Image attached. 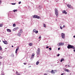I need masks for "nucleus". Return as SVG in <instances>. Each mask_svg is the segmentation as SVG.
Segmentation results:
<instances>
[{"mask_svg": "<svg viewBox=\"0 0 75 75\" xmlns=\"http://www.w3.org/2000/svg\"><path fill=\"white\" fill-rule=\"evenodd\" d=\"M67 47L68 49H70V48H72V49H74V52H75V50L74 49H75V47L74 46L70 45H68V46H67Z\"/></svg>", "mask_w": 75, "mask_h": 75, "instance_id": "1", "label": "nucleus"}, {"mask_svg": "<svg viewBox=\"0 0 75 75\" xmlns=\"http://www.w3.org/2000/svg\"><path fill=\"white\" fill-rule=\"evenodd\" d=\"M55 14L56 15L57 17H58V11L56 8L55 10Z\"/></svg>", "mask_w": 75, "mask_h": 75, "instance_id": "2", "label": "nucleus"}, {"mask_svg": "<svg viewBox=\"0 0 75 75\" xmlns=\"http://www.w3.org/2000/svg\"><path fill=\"white\" fill-rule=\"evenodd\" d=\"M61 36L62 38L63 39H65V34H64V33H62L61 35Z\"/></svg>", "mask_w": 75, "mask_h": 75, "instance_id": "3", "label": "nucleus"}, {"mask_svg": "<svg viewBox=\"0 0 75 75\" xmlns=\"http://www.w3.org/2000/svg\"><path fill=\"white\" fill-rule=\"evenodd\" d=\"M34 17H35V18H38V19H40V17L37 15H35L33 16Z\"/></svg>", "mask_w": 75, "mask_h": 75, "instance_id": "4", "label": "nucleus"}, {"mask_svg": "<svg viewBox=\"0 0 75 75\" xmlns=\"http://www.w3.org/2000/svg\"><path fill=\"white\" fill-rule=\"evenodd\" d=\"M36 53L38 55L40 54V48H38V49L37 50Z\"/></svg>", "mask_w": 75, "mask_h": 75, "instance_id": "5", "label": "nucleus"}, {"mask_svg": "<svg viewBox=\"0 0 75 75\" xmlns=\"http://www.w3.org/2000/svg\"><path fill=\"white\" fill-rule=\"evenodd\" d=\"M62 13H63V14H67V12H66V11L65 10L62 11Z\"/></svg>", "mask_w": 75, "mask_h": 75, "instance_id": "6", "label": "nucleus"}, {"mask_svg": "<svg viewBox=\"0 0 75 75\" xmlns=\"http://www.w3.org/2000/svg\"><path fill=\"white\" fill-rule=\"evenodd\" d=\"M59 45L62 46V45H64V43L59 42Z\"/></svg>", "mask_w": 75, "mask_h": 75, "instance_id": "7", "label": "nucleus"}, {"mask_svg": "<svg viewBox=\"0 0 75 75\" xmlns=\"http://www.w3.org/2000/svg\"><path fill=\"white\" fill-rule=\"evenodd\" d=\"M64 71H66V72H70V71H69V69H64Z\"/></svg>", "mask_w": 75, "mask_h": 75, "instance_id": "8", "label": "nucleus"}, {"mask_svg": "<svg viewBox=\"0 0 75 75\" xmlns=\"http://www.w3.org/2000/svg\"><path fill=\"white\" fill-rule=\"evenodd\" d=\"M3 42L5 44H7V41H3Z\"/></svg>", "mask_w": 75, "mask_h": 75, "instance_id": "9", "label": "nucleus"}, {"mask_svg": "<svg viewBox=\"0 0 75 75\" xmlns=\"http://www.w3.org/2000/svg\"><path fill=\"white\" fill-rule=\"evenodd\" d=\"M35 55V54H33L32 55V57L30 59H32V58H33L34 57Z\"/></svg>", "mask_w": 75, "mask_h": 75, "instance_id": "10", "label": "nucleus"}, {"mask_svg": "<svg viewBox=\"0 0 75 75\" xmlns=\"http://www.w3.org/2000/svg\"><path fill=\"white\" fill-rule=\"evenodd\" d=\"M71 5H69L68 4L67 5V6L68 8H71Z\"/></svg>", "mask_w": 75, "mask_h": 75, "instance_id": "11", "label": "nucleus"}, {"mask_svg": "<svg viewBox=\"0 0 75 75\" xmlns=\"http://www.w3.org/2000/svg\"><path fill=\"white\" fill-rule=\"evenodd\" d=\"M17 29H18V27H17V28H14L13 29V31H16V30H17Z\"/></svg>", "mask_w": 75, "mask_h": 75, "instance_id": "12", "label": "nucleus"}, {"mask_svg": "<svg viewBox=\"0 0 75 75\" xmlns=\"http://www.w3.org/2000/svg\"><path fill=\"white\" fill-rule=\"evenodd\" d=\"M18 36H19V37H20L21 36V33H18L17 34Z\"/></svg>", "mask_w": 75, "mask_h": 75, "instance_id": "13", "label": "nucleus"}, {"mask_svg": "<svg viewBox=\"0 0 75 75\" xmlns=\"http://www.w3.org/2000/svg\"><path fill=\"white\" fill-rule=\"evenodd\" d=\"M18 50H19V46H18L16 49V51H18Z\"/></svg>", "mask_w": 75, "mask_h": 75, "instance_id": "14", "label": "nucleus"}, {"mask_svg": "<svg viewBox=\"0 0 75 75\" xmlns=\"http://www.w3.org/2000/svg\"><path fill=\"white\" fill-rule=\"evenodd\" d=\"M7 31L8 32H11V30L9 29H7Z\"/></svg>", "mask_w": 75, "mask_h": 75, "instance_id": "15", "label": "nucleus"}, {"mask_svg": "<svg viewBox=\"0 0 75 75\" xmlns=\"http://www.w3.org/2000/svg\"><path fill=\"white\" fill-rule=\"evenodd\" d=\"M29 45L30 46H32L33 45V43H30L29 44Z\"/></svg>", "mask_w": 75, "mask_h": 75, "instance_id": "16", "label": "nucleus"}, {"mask_svg": "<svg viewBox=\"0 0 75 75\" xmlns=\"http://www.w3.org/2000/svg\"><path fill=\"white\" fill-rule=\"evenodd\" d=\"M39 9H41L42 8V6H39Z\"/></svg>", "mask_w": 75, "mask_h": 75, "instance_id": "17", "label": "nucleus"}, {"mask_svg": "<svg viewBox=\"0 0 75 75\" xmlns=\"http://www.w3.org/2000/svg\"><path fill=\"white\" fill-rule=\"evenodd\" d=\"M63 61H64V59H62L60 60V62H62Z\"/></svg>", "mask_w": 75, "mask_h": 75, "instance_id": "18", "label": "nucleus"}, {"mask_svg": "<svg viewBox=\"0 0 75 75\" xmlns=\"http://www.w3.org/2000/svg\"><path fill=\"white\" fill-rule=\"evenodd\" d=\"M38 64H39V62H36V65H38Z\"/></svg>", "mask_w": 75, "mask_h": 75, "instance_id": "19", "label": "nucleus"}, {"mask_svg": "<svg viewBox=\"0 0 75 75\" xmlns=\"http://www.w3.org/2000/svg\"><path fill=\"white\" fill-rule=\"evenodd\" d=\"M16 24L13 23V27H16Z\"/></svg>", "mask_w": 75, "mask_h": 75, "instance_id": "20", "label": "nucleus"}, {"mask_svg": "<svg viewBox=\"0 0 75 75\" xmlns=\"http://www.w3.org/2000/svg\"><path fill=\"white\" fill-rule=\"evenodd\" d=\"M3 24H0V27H3Z\"/></svg>", "mask_w": 75, "mask_h": 75, "instance_id": "21", "label": "nucleus"}, {"mask_svg": "<svg viewBox=\"0 0 75 75\" xmlns=\"http://www.w3.org/2000/svg\"><path fill=\"white\" fill-rule=\"evenodd\" d=\"M20 33H23V30H22V29H21Z\"/></svg>", "mask_w": 75, "mask_h": 75, "instance_id": "22", "label": "nucleus"}, {"mask_svg": "<svg viewBox=\"0 0 75 75\" xmlns=\"http://www.w3.org/2000/svg\"><path fill=\"white\" fill-rule=\"evenodd\" d=\"M38 33V30L36 31L35 32V33H36V34H37Z\"/></svg>", "mask_w": 75, "mask_h": 75, "instance_id": "23", "label": "nucleus"}, {"mask_svg": "<svg viewBox=\"0 0 75 75\" xmlns=\"http://www.w3.org/2000/svg\"><path fill=\"white\" fill-rule=\"evenodd\" d=\"M17 11V10L16 9V10H13V12H16V11Z\"/></svg>", "mask_w": 75, "mask_h": 75, "instance_id": "24", "label": "nucleus"}, {"mask_svg": "<svg viewBox=\"0 0 75 75\" xmlns=\"http://www.w3.org/2000/svg\"><path fill=\"white\" fill-rule=\"evenodd\" d=\"M11 4H12V5H15L16 4V3H12Z\"/></svg>", "mask_w": 75, "mask_h": 75, "instance_id": "25", "label": "nucleus"}, {"mask_svg": "<svg viewBox=\"0 0 75 75\" xmlns=\"http://www.w3.org/2000/svg\"><path fill=\"white\" fill-rule=\"evenodd\" d=\"M43 27H46V25H45V24H43Z\"/></svg>", "mask_w": 75, "mask_h": 75, "instance_id": "26", "label": "nucleus"}, {"mask_svg": "<svg viewBox=\"0 0 75 75\" xmlns=\"http://www.w3.org/2000/svg\"><path fill=\"white\" fill-rule=\"evenodd\" d=\"M2 50V48L0 46V51H1Z\"/></svg>", "mask_w": 75, "mask_h": 75, "instance_id": "27", "label": "nucleus"}, {"mask_svg": "<svg viewBox=\"0 0 75 75\" xmlns=\"http://www.w3.org/2000/svg\"><path fill=\"white\" fill-rule=\"evenodd\" d=\"M35 31H36V30H35V29H34L33 30V32H34V33L35 32Z\"/></svg>", "mask_w": 75, "mask_h": 75, "instance_id": "28", "label": "nucleus"}, {"mask_svg": "<svg viewBox=\"0 0 75 75\" xmlns=\"http://www.w3.org/2000/svg\"><path fill=\"white\" fill-rule=\"evenodd\" d=\"M51 73H54V71L53 70H52V71H51Z\"/></svg>", "mask_w": 75, "mask_h": 75, "instance_id": "29", "label": "nucleus"}, {"mask_svg": "<svg viewBox=\"0 0 75 75\" xmlns=\"http://www.w3.org/2000/svg\"><path fill=\"white\" fill-rule=\"evenodd\" d=\"M16 75H17V74H18V71H16Z\"/></svg>", "mask_w": 75, "mask_h": 75, "instance_id": "30", "label": "nucleus"}, {"mask_svg": "<svg viewBox=\"0 0 75 75\" xmlns=\"http://www.w3.org/2000/svg\"><path fill=\"white\" fill-rule=\"evenodd\" d=\"M72 8V9H74V8H73V7L72 6H71V7H70V8Z\"/></svg>", "mask_w": 75, "mask_h": 75, "instance_id": "31", "label": "nucleus"}, {"mask_svg": "<svg viewBox=\"0 0 75 75\" xmlns=\"http://www.w3.org/2000/svg\"><path fill=\"white\" fill-rule=\"evenodd\" d=\"M41 38V36H40L39 37V39H40V38Z\"/></svg>", "mask_w": 75, "mask_h": 75, "instance_id": "32", "label": "nucleus"}, {"mask_svg": "<svg viewBox=\"0 0 75 75\" xmlns=\"http://www.w3.org/2000/svg\"><path fill=\"white\" fill-rule=\"evenodd\" d=\"M49 50H51L52 49H51V47H50L49 48Z\"/></svg>", "mask_w": 75, "mask_h": 75, "instance_id": "33", "label": "nucleus"}, {"mask_svg": "<svg viewBox=\"0 0 75 75\" xmlns=\"http://www.w3.org/2000/svg\"><path fill=\"white\" fill-rule=\"evenodd\" d=\"M21 2L20 1V2H19V3H18V4H21Z\"/></svg>", "mask_w": 75, "mask_h": 75, "instance_id": "34", "label": "nucleus"}, {"mask_svg": "<svg viewBox=\"0 0 75 75\" xmlns=\"http://www.w3.org/2000/svg\"><path fill=\"white\" fill-rule=\"evenodd\" d=\"M23 64H24V65H25L26 64H27V63H23Z\"/></svg>", "mask_w": 75, "mask_h": 75, "instance_id": "35", "label": "nucleus"}, {"mask_svg": "<svg viewBox=\"0 0 75 75\" xmlns=\"http://www.w3.org/2000/svg\"><path fill=\"white\" fill-rule=\"evenodd\" d=\"M3 58V57H1V56H0V59H1Z\"/></svg>", "mask_w": 75, "mask_h": 75, "instance_id": "36", "label": "nucleus"}, {"mask_svg": "<svg viewBox=\"0 0 75 75\" xmlns=\"http://www.w3.org/2000/svg\"><path fill=\"white\" fill-rule=\"evenodd\" d=\"M60 28L61 29H62V26H60Z\"/></svg>", "mask_w": 75, "mask_h": 75, "instance_id": "37", "label": "nucleus"}, {"mask_svg": "<svg viewBox=\"0 0 75 75\" xmlns=\"http://www.w3.org/2000/svg\"><path fill=\"white\" fill-rule=\"evenodd\" d=\"M2 1H0V4H1V3Z\"/></svg>", "mask_w": 75, "mask_h": 75, "instance_id": "38", "label": "nucleus"}, {"mask_svg": "<svg viewBox=\"0 0 75 75\" xmlns=\"http://www.w3.org/2000/svg\"><path fill=\"white\" fill-rule=\"evenodd\" d=\"M57 45H58V46H60L59 45V43H58V44H57Z\"/></svg>", "mask_w": 75, "mask_h": 75, "instance_id": "39", "label": "nucleus"}, {"mask_svg": "<svg viewBox=\"0 0 75 75\" xmlns=\"http://www.w3.org/2000/svg\"><path fill=\"white\" fill-rule=\"evenodd\" d=\"M60 55V54H58L57 55V57H59V56Z\"/></svg>", "mask_w": 75, "mask_h": 75, "instance_id": "40", "label": "nucleus"}, {"mask_svg": "<svg viewBox=\"0 0 75 75\" xmlns=\"http://www.w3.org/2000/svg\"><path fill=\"white\" fill-rule=\"evenodd\" d=\"M12 57H14V55L13 54Z\"/></svg>", "mask_w": 75, "mask_h": 75, "instance_id": "41", "label": "nucleus"}, {"mask_svg": "<svg viewBox=\"0 0 75 75\" xmlns=\"http://www.w3.org/2000/svg\"><path fill=\"white\" fill-rule=\"evenodd\" d=\"M17 75H21V74H20L19 73H18V74H17Z\"/></svg>", "mask_w": 75, "mask_h": 75, "instance_id": "42", "label": "nucleus"}, {"mask_svg": "<svg viewBox=\"0 0 75 75\" xmlns=\"http://www.w3.org/2000/svg\"><path fill=\"white\" fill-rule=\"evenodd\" d=\"M37 57H39V55L38 54H37Z\"/></svg>", "mask_w": 75, "mask_h": 75, "instance_id": "43", "label": "nucleus"}, {"mask_svg": "<svg viewBox=\"0 0 75 75\" xmlns=\"http://www.w3.org/2000/svg\"><path fill=\"white\" fill-rule=\"evenodd\" d=\"M58 50H60V48H58Z\"/></svg>", "mask_w": 75, "mask_h": 75, "instance_id": "44", "label": "nucleus"}, {"mask_svg": "<svg viewBox=\"0 0 75 75\" xmlns=\"http://www.w3.org/2000/svg\"><path fill=\"white\" fill-rule=\"evenodd\" d=\"M17 51L16 50V52H15L16 54H17Z\"/></svg>", "mask_w": 75, "mask_h": 75, "instance_id": "45", "label": "nucleus"}, {"mask_svg": "<svg viewBox=\"0 0 75 75\" xmlns=\"http://www.w3.org/2000/svg\"><path fill=\"white\" fill-rule=\"evenodd\" d=\"M68 67H71V66H70V65H68Z\"/></svg>", "mask_w": 75, "mask_h": 75, "instance_id": "46", "label": "nucleus"}, {"mask_svg": "<svg viewBox=\"0 0 75 75\" xmlns=\"http://www.w3.org/2000/svg\"><path fill=\"white\" fill-rule=\"evenodd\" d=\"M31 67V66H30L28 67V68H30V67Z\"/></svg>", "mask_w": 75, "mask_h": 75, "instance_id": "47", "label": "nucleus"}, {"mask_svg": "<svg viewBox=\"0 0 75 75\" xmlns=\"http://www.w3.org/2000/svg\"><path fill=\"white\" fill-rule=\"evenodd\" d=\"M44 75H47V73H45L44 74Z\"/></svg>", "mask_w": 75, "mask_h": 75, "instance_id": "48", "label": "nucleus"}, {"mask_svg": "<svg viewBox=\"0 0 75 75\" xmlns=\"http://www.w3.org/2000/svg\"><path fill=\"white\" fill-rule=\"evenodd\" d=\"M46 48H49V47L48 46H47L46 47Z\"/></svg>", "mask_w": 75, "mask_h": 75, "instance_id": "49", "label": "nucleus"}, {"mask_svg": "<svg viewBox=\"0 0 75 75\" xmlns=\"http://www.w3.org/2000/svg\"><path fill=\"white\" fill-rule=\"evenodd\" d=\"M58 0H56V3H57V2H58Z\"/></svg>", "mask_w": 75, "mask_h": 75, "instance_id": "50", "label": "nucleus"}, {"mask_svg": "<svg viewBox=\"0 0 75 75\" xmlns=\"http://www.w3.org/2000/svg\"><path fill=\"white\" fill-rule=\"evenodd\" d=\"M1 65V62H0V65Z\"/></svg>", "mask_w": 75, "mask_h": 75, "instance_id": "51", "label": "nucleus"}, {"mask_svg": "<svg viewBox=\"0 0 75 75\" xmlns=\"http://www.w3.org/2000/svg\"><path fill=\"white\" fill-rule=\"evenodd\" d=\"M63 27H64H64H65V26L64 25L63 26Z\"/></svg>", "mask_w": 75, "mask_h": 75, "instance_id": "52", "label": "nucleus"}, {"mask_svg": "<svg viewBox=\"0 0 75 75\" xmlns=\"http://www.w3.org/2000/svg\"><path fill=\"white\" fill-rule=\"evenodd\" d=\"M74 38H75V35H74L73 36Z\"/></svg>", "mask_w": 75, "mask_h": 75, "instance_id": "53", "label": "nucleus"}, {"mask_svg": "<svg viewBox=\"0 0 75 75\" xmlns=\"http://www.w3.org/2000/svg\"><path fill=\"white\" fill-rule=\"evenodd\" d=\"M64 75V73H62V74H61V75Z\"/></svg>", "mask_w": 75, "mask_h": 75, "instance_id": "54", "label": "nucleus"}, {"mask_svg": "<svg viewBox=\"0 0 75 75\" xmlns=\"http://www.w3.org/2000/svg\"><path fill=\"white\" fill-rule=\"evenodd\" d=\"M12 47H14V46H13V45L12 46Z\"/></svg>", "mask_w": 75, "mask_h": 75, "instance_id": "55", "label": "nucleus"}, {"mask_svg": "<svg viewBox=\"0 0 75 75\" xmlns=\"http://www.w3.org/2000/svg\"><path fill=\"white\" fill-rule=\"evenodd\" d=\"M67 65H65V67H67Z\"/></svg>", "mask_w": 75, "mask_h": 75, "instance_id": "56", "label": "nucleus"}, {"mask_svg": "<svg viewBox=\"0 0 75 75\" xmlns=\"http://www.w3.org/2000/svg\"><path fill=\"white\" fill-rule=\"evenodd\" d=\"M5 49H6V50H7V48H5Z\"/></svg>", "mask_w": 75, "mask_h": 75, "instance_id": "57", "label": "nucleus"}, {"mask_svg": "<svg viewBox=\"0 0 75 75\" xmlns=\"http://www.w3.org/2000/svg\"><path fill=\"white\" fill-rule=\"evenodd\" d=\"M13 71H14V69L13 70Z\"/></svg>", "mask_w": 75, "mask_h": 75, "instance_id": "58", "label": "nucleus"}, {"mask_svg": "<svg viewBox=\"0 0 75 75\" xmlns=\"http://www.w3.org/2000/svg\"><path fill=\"white\" fill-rule=\"evenodd\" d=\"M0 42H1V40H0Z\"/></svg>", "mask_w": 75, "mask_h": 75, "instance_id": "59", "label": "nucleus"}, {"mask_svg": "<svg viewBox=\"0 0 75 75\" xmlns=\"http://www.w3.org/2000/svg\"><path fill=\"white\" fill-rule=\"evenodd\" d=\"M28 65H30V64H28Z\"/></svg>", "mask_w": 75, "mask_h": 75, "instance_id": "60", "label": "nucleus"}, {"mask_svg": "<svg viewBox=\"0 0 75 75\" xmlns=\"http://www.w3.org/2000/svg\"><path fill=\"white\" fill-rule=\"evenodd\" d=\"M70 75H71V74H70Z\"/></svg>", "mask_w": 75, "mask_h": 75, "instance_id": "61", "label": "nucleus"}, {"mask_svg": "<svg viewBox=\"0 0 75 75\" xmlns=\"http://www.w3.org/2000/svg\"><path fill=\"white\" fill-rule=\"evenodd\" d=\"M64 1L65 0H64Z\"/></svg>", "mask_w": 75, "mask_h": 75, "instance_id": "62", "label": "nucleus"}]
</instances>
